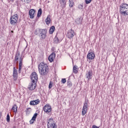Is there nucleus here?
I'll use <instances>...</instances> for the list:
<instances>
[{"mask_svg": "<svg viewBox=\"0 0 128 128\" xmlns=\"http://www.w3.org/2000/svg\"><path fill=\"white\" fill-rule=\"evenodd\" d=\"M36 116H38V113H35L32 118V120H30V124H32L36 122Z\"/></svg>", "mask_w": 128, "mask_h": 128, "instance_id": "obj_15", "label": "nucleus"}, {"mask_svg": "<svg viewBox=\"0 0 128 128\" xmlns=\"http://www.w3.org/2000/svg\"><path fill=\"white\" fill-rule=\"evenodd\" d=\"M24 4H30L32 0H21Z\"/></svg>", "mask_w": 128, "mask_h": 128, "instance_id": "obj_25", "label": "nucleus"}, {"mask_svg": "<svg viewBox=\"0 0 128 128\" xmlns=\"http://www.w3.org/2000/svg\"><path fill=\"white\" fill-rule=\"evenodd\" d=\"M67 84L68 88H72V82H70V81H67Z\"/></svg>", "mask_w": 128, "mask_h": 128, "instance_id": "obj_27", "label": "nucleus"}, {"mask_svg": "<svg viewBox=\"0 0 128 128\" xmlns=\"http://www.w3.org/2000/svg\"><path fill=\"white\" fill-rule=\"evenodd\" d=\"M88 106L87 102H85L84 104L82 110V116H84L86 112H88Z\"/></svg>", "mask_w": 128, "mask_h": 128, "instance_id": "obj_8", "label": "nucleus"}, {"mask_svg": "<svg viewBox=\"0 0 128 128\" xmlns=\"http://www.w3.org/2000/svg\"><path fill=\"white\" fill-rule=\"evenodd\" d=\"M85 2L86 4H90V2H92V0H85Z\"/></svg>", "mask_w": 128, "mask_h": 128, "instance_id": "obj_31", "label": "nucleus"}, {"mask_svg": "<svg viewBox=\"0 0 128 128\" xmlns=\"http://www.w3.org/2000/svg\"><path fill=\"white\" fill-rule=\"evenodd\" d=\"M30 78L32 82H38V74L36 72H32L30 76Z\"/></svg>", "mask_w": 128, "mask_h": 128, "instance_id": "obj_7", "label": "nucleus"}, {"mask_svg": "<svg viewBox=\"0 0 128 128\" xmlns=\"http://www.w3.org/2000/svg\"><path fill=\"white\" fill-rule=\"evenodd\" d=\"M2 118V112H0V118Z\"/></svg>", "mask_w": 128, "mask_h": 128, "instance_id": "obj_38", "label": "nucleus"}, {"mask_svg": "<svg viewBox=\"0 0 128 128\" xmlns=\"http://www.w3.org/2000/svg\"><path fill=\"white\" fill-rule=\"evenodd\" d=\"M48 124H47L48 128H57L58 126L56 124V122L54 120V118H50L48 120Z\"/></svg>", "mask_w": 128, "mask_h": 128, "instance_id": "obj_5", "label": "nucleus"}, {"mask_svg": "<svg viewBox=\"0 0 128 128\" xmlns=\"http://www.w3.org/2000/svg\"><path fill=\"white\" fill-rule=\"evenodd\" d=\"M19 60V68H18V72L19 74L22 72V62L24 60V57L22 56H20V53L18 52L15 54L14 58V62H18Z\"/></svg>", "mask_w": 128, "mask_h": 128, "instance_id": "obj_2", "label": "nucleus"}, {"mask_svg": "<svg viewBox=\"0 0 128 128\" xmlns=\"http://www.w3.org/2000/svg\"><path fill=\"white\" fill-rule=\"evenodd\" d=\"M44 110L46 114H50L52 112V106L49 104H46L44 107Z\"/></svg>", "mask_w": 128, "mask_h": 128, "instance_id": "obj_9", "label": "nucleus"}, {"mask_svg": "<svg viewBox=\"0 0 128 128\" xmlns=\"http://www.w3.org/2000/svg\"><path fill=\"white\" fill-rule=\"evenodd\" d=\"M18 70L16 68V67L13 68V80L16 82L18 80Z\"/></svg>", "mask_w": 128, "mask_h": 128, "instance_id": "obj_10", "label": "nucleus"}, {"mask_svg": "<svg viewBox=\"0 0 128 128\" xmlns=\"http://www.w3.org/2000/svg\"><path fill=\"white\" fill-rule=\"evenodd\" d=\"M30 106H36V104L34 103V100L31 101L30 102Z\"/></svg>", "mask_w": 128, "mask_h": 128, "instance_id": "obj_35", "label": "nucleus"}, {"mask_svg": "<svg viewBox=\"0 0 128 128\" xmlns=\"http://www.w3.org/2000/svg\"><path fill=\"white\" fill-rule=\"evenodd\" d=\"M42 8H40L38 12L37 16L38 18H40V16H42Z\"/></svg>", "mask_w": 128, "mask_h": 128, "instance_id": "obj_23", "label": "nucleus"}, {"mask_svg": "<svg viewBox=\"0 0 128 128\" xmlns=\"http://www.w3.org/2000/svg\"><path fill=\"white\" fill-rule=\"evenodd\" d=\"M46 24H47V26H49L50 24L52 22V19H50V15H48L47 16L45 20Z\"/></svg>", "mask_w": 128, "mask_h": 128, "instance_id": "obj_17", "label": "nucleus"}, {"mask_svg": "<svg viewBox=\"0 0 128 128\" xmlns=\"http://www.w3.org/2000/svg\"><path fill=\"white\" fill-rule=\"evenodd\" d=\"M10 114H8L6 116V122H10Z\"/></svg>", "mask_w": 128, "mask_h": 128, "instance_id": "obj_29", "label": "nucleus"}, {"mask_svg": "<svg viewBox=\"0 0 128 128\" xmlns=\"http://www.w3.org/2000/svg\"><path fill=\"white\" fill-rule=\"evenodd\" d=\"M61 0V2L62 4H64V6H66V0Z\"/></svg>", "mask_w": 128, "mask_h": 128, "instance_id": "obj_36", "label": "nucleus"}, {"mask_svg": "<svg viewBox=\"0 0 128 128\" xmlns=\"http://www.w3.org/2000/svg\"><path fill=\"white\" fill-rule=\"evenodd\" d=\"M77 24H80V22H77Z\"/></svg>", "mask_w": 128, "mask_h": 128, "instance_id": "obj_39", "label": "nucleus"}, {"mask_svg": "<svg viewBox=\"0 0 128 128\" xmlns=\"http://www.w3.org/2000/svg\"><path fill=\"white\" fill-rule=\"evenodd\" d=\"M92 72L89 71L86 74V78L88 80L92 78Z\"/></svg>", "mask_w": 128, "mask_h": 128, "instance_id": "obj_18", "label": "nucleus"}, {"mask_svg": "<svg viewBox=\"0 0 128 128\" xmlns=\"http://www.w3.org/2000/svg\"><path fill=\"white\" fill-rule=\"evenodd\" d=\"M12 110H13V112L16 114V112H18V106L16 104L13 106L12 107Z\"/></svg>", "mask_w": 128, "mask_h": 128, "instance_id": "obj_22", "label": "nucleus"}, {"mask_svg": "<svg viewBox=\"0 0 128 128\" xmlns=\"http://www.w3.org/2000/svg\"><path fill=\"white\" fill-rule=\"evenodd\" d=\"M78 66L76 65H75L73 67V72L74 74H78Z\"/></svg>", "mask_w": 128, "mask_h": 128, "instance_id": "obj_20", "label": "nucleus"}, {"mask_svg": "<svg viewBox=\"0 0 128 128\" xmlns=\"http://www.w3.org/2000/svg\"><path fill=\"white\" fill-rule=\"evenodd\" d=\"M18 14H14L11 16L10 20V24L12 26H16L18 24Z\"/></svg>", "mask_w": 128, "mask_h": 128, "instance_id": "obj_4", "label": "nucleus"}, {"mask_svg": "<svg viewBox=\"0 0 128 128\" xmlns=\"http://www.w3.org/2000/svg\"><path fill=\"white\" fill-rule=\"evenodd\" d=\"M34 10L31 9L29 11V15L30 18H34V16H36V14H34Z\"/></svg>", "mask_w": 128, "mask_h": 128, "instance_id": "obj_16", "label": "nucleus"}, {"mask_svg": "<svg viewBox=\"0 0 128 128\" xmlns=\"http://www.w3.org/2000/svg\"><path fill=\"white\" fill-rule=\"evenodd\" d=\"M96 57V55L94 52H90L87 55V58L88 60H94Z\"/></svg>", "mask_w": 128, "mask_h": 128, "instance_id": "obj_12", "label": "nucleus"}, {"mask_svg": "<svg viewBox=\"0 0 128 128\" xmlns=\"http://www.w3.org/2000/svg\"><path fill=\"white\" fill-rule=\"evenodd\" d=\"M36 82H32V83L28 86V88L30 90H34L36 88Z\"/></svg>", "mask_w": 128, "mask_h": 128, "instance_id": "obj_11", "label": "nucleus"}, {"mask_svg": "<svg viewBox=\"0 0 128 128\" xmlns=\"http://www.w3.org/2000/svg\"><path fill=\"white\" fill-rule=\"evenodd\" d=\"M92 128H100V127H98V126H96V125H93L92 126Z\"/></svg>", "mask_w": 128, "mask_h": 128, "instance_id": "obj_37", "label": "nucleus"}, {"mask_svg": "<svg viewBox=\"0 0 128 128\" xmlns=\"http://www.w3.org/2000/svg\"><path fill=\"white\" fill-rule=\"evenodd\" d=\"M120 12L122 16H128V4H122L120 6Z\"/></svg>", "mask_w": 128, "mask_h": 128, "instance_id": "obj_3", "label": "nucleus"}, {"mask_svg": "<svg viewBox=\"0 0 128 128\" xmlns=\"http://www.w3.org/2000/svg\"><path fill=\"white\" fill-rule=\"evenodd\" d=\"M53 84H54V82L50 81V84H49V86H48V88L50 90V88H52Z\"/></svg>", "mask_w": 128, "mask_h": 128, "instance_id": "obj_26", "label": "nucleus"}, {"mask_svg": "<svg viewBox=\"0 0 128 128\" xmlns=\"http://www.w3.org/2000/svg\"><path fill=\"white\" fill-rule=\"evenodd\" d=\"M55 30H56V27H54V26H51L49 30V34H52Z\"/></svg>", "mask_w": 128, "mask_h": 128, "instance_id": "obj_19", "label": "nucleus"}, {"mask_svg": "<svg viewBox=\"0 0 128 128\" xmlns=\"http://www.w3.org/2000/svg\"><path fill=\"white\" fill-rule=\"evenodd\" d=\"M84 8V6L82 4H79L78 6V8L79 10H82V8Z\"/></svg>", "mask_w": 128, "mask_h": 128, "instance_id": "obj_34", "label": "nucleus"}, {"mask_svg": "<svg viewBox=\"0 0 128 128\" xmlns=\"http://www.w3.org/2000/svg\"><path fill=\"white\" fill-rule=\"evenodd\" d=\"M12 32H14V31H12Z\"/></svg>", "mask_w": 128, "mask_h": 128, "instance_id": "obj_41", "label": "nucleus"}, {"mask_svg": "<svg viewBox=\"0 0 128 128\" xmlns=\"http://www.w3.org/2000/svg\"><path fill=\"white\" fill-rule=\"evenodd\" d=\"M39 36L41 40H46V34H48V30L46 29H40Z\"/></svg>", "mask_w": 128, "mask_h": 128, "instance_id": "obj_6", "label": "nucleus"}, {"mask_svg": "<svg viewBox=\"0 0 128 128\" xmlns=\"http://www.w3.org/2000/svg\"><path fill=\"white\" fill-rule=\"evenodd\" d=\"M7 2H8V4H14V0H7Z\"/></svg>", "mask_w": 128, "mask_h": 128, "instance_id": "obj_30", "label": "nucleus"}, {"mask_svg": "<svg viewBox=\"0 0 128 128\" xmlns=\"http://www.w3.org/2000/svg\"><path fill=\"white\" fill-rule=\"evenodd\" d=\"M55 58H56V53L53 52L48 56V60L49 62H52Z\"/></svg>", "mask_w": 128, "mask_h": 128, "instance_id": "obj_14", "label": "nucleus"}, {"mask_svg": "<svg viewBox=\"0 0 128 128\" xmlns=\"http://www.w3.org/2000/svg\"><path fill=\"white\" fill-rule=\"evenodd\" d=\"M72 0H69V2H70V1H72Z\"/></svg>", "mask_w": 128, "mask_h": 128, "instance_id": "obj_40", "label": "nucleus"}, {"mask_svg": "<svg viewBox=\"0 0 128 128\" xmlns=\"http://www.w3.org/2000/svg\"><path fill=\"white\" fill-rule=\"evenodd\" d=\"M30 114V108H28L26 110V114Z\"/></svg>", "mask_w": 128, "mask_h": 128, "instance_id": "obj_28", "label": "nucleus"}, {"mask_svg": "<svg viewBox=\"0 0 128 128\" xmlns=\"http://www.w3.org/2000/svg\"><path fill=\"white\" fill-rule=\"evenodd\" d=\"M67 36H68V38H72L74 36V32L72 30H69L68 32Z\"/></svg>", "mask_w": 128, "mask_h": 128, "instance_id": "obj_13", "label": "nucleus"}, {"mask_svg": "<svg viewBox=\"0 0 128 128\" xmlns=\"http://www.w3.org/2000/svg\"><path fill=\"white\" fill-rule=\"evenodd\" d=\"M38 70L40 76H46L48 74V64L44 62L40 64Z\"/></svg>", "mask_w": 128, "mask_h": 128, "instance_id": "obj_1", "label": "nucleus"}, {"mask_svg": "<svg viewBox=\"0 0 128 128\" xmlns=\"http://www.w3.org/2000/svg\"><path fill=\"white\" fill-rule=\"evenodd\" d=\"M54 44H60V41L58 38V36H56L55 38H54Z\"/></svg>", "mask_w": 128, "mask_h": 128, "instance_id": "obj_21", "label": "nucleus"}, {"mask_svg": "<svg viewBox=\"0 0 128 128\" xmlns=\"http://www.w3.org/2000/svg\"><path fill=\"white\" fill-rule=\"evenodd\" d=\"M74 2L73 1H69V6L70 8H74Z\"/></svg>", "mask_w": 128, "mask_h": 128, "instance_id": "obj_24", "label": "nucleus"}, {"mask_svg": "<svg viewBox=\"0 0 128 128\" xmlns=\"http://www.w3.org/2000/svg\"><path fill=\"white\" fill-rule=\"evenodd\" d=\"M34 102L35 105L38 104H40V100H34Z\"/></svg>", "mask_w": 128, "mask_h": 128, "instance_id": "obj_32", "label": "nucleus"}, {"mask_svg": "<svg viewBox=\"0 0 128 128\" xmlns=\"http://www.w3.org/2000/svg\"><path fill=\"white\" fill-rule=\"evenodd\" d=\"M61 82L62 84H66V78H62Z\"/></svg>", "mask_w": 128, "mask_h": 128, "instance_id": "obj_33", "label": "nucleus"}]
</instances>
